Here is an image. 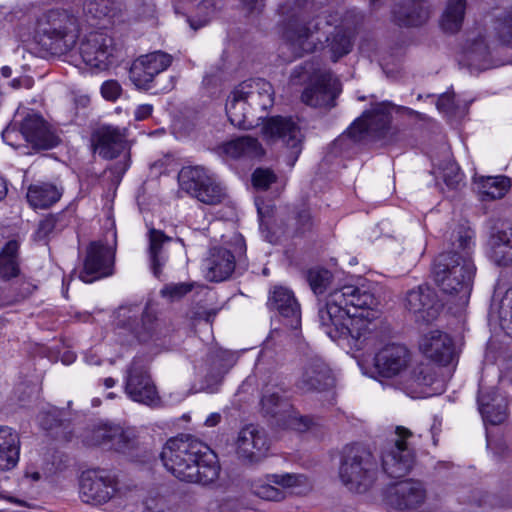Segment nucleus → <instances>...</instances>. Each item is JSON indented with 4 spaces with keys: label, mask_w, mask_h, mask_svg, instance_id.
<instances>
[{
    "label": "nucleus",
    "mask_w": 512,
    "mask_h": 512,
    "mask_svg": "<svg viewBox=\"0 0 512 512\" xmlns=\"http://www.w3.org/2000/svg\"><path fill=\"white\" fill-rule=\"evenodd\" d=\"M121 85L116 80L105 81L101 86L102 96L109 101H115L121 95Z\"/></svg>",
    "instance_id": "obj_59"
},
{
    "label": "nucleus",
    "mask_w": 512,
    "mask_h": 512,
    "mask_svg": "<svg viewBox=\"0 0 512 512\" xmlns=\"http://www.w3.org/2000/svg\"><path fill=\"white\" fill-rule=\"evenodd\" d=\"M436 106L440 111H450L453 107V97L449 94H442L438 98Z\"/></svg>",
    "instance_id": "obj_61"
},
{
    "label": "nucleus",
    "mask_w": 512,
    "mask_h": 512,
    "mask_svg": "<svg viewBox=\"0 0 512 512\" xmlns=\"http://www.w3.org/2000/svg\"><path fill=\"white\" fill-rule=\"evenodd\" d=\"M410 353L400 344H388L374 356V367L377 373L386 378L400 375L408 366Z\"/></svg>",
    "instance_id": "obj_27"
},
{
    "label": "nucleus",
    "mask_w": 512,
    "mask_h": 512,
    "mask_svg": "<svg viewBox=\"0 0 512 512\" xmlns=\"http://www.w3.org/2000/svg\"><path fill=\"white\" fill-rule=\"evenodd\" d=\"M337 290L329 293L325 304L319 307L318 317L326 334L334 341L346 340L355 351L374 344V336L364 319H356L355 313L344 305Z\"/></svg>",
    "instance_id": "obj_4"
},
{
    "label": "nucleus",
    "mask_w": 512,
    "mask_h": 512,
    "mask_svg": "<svg viewBox=\"0 0 512 512\" xmlns=\"http://www.w3.org/2000/svg\"><path fill=\"white\" fill-rule=\"evenodd\" d=\"M240 95H244L250 111L257 118V126L263 122L262 133L269 141L281 140L290 149L294 163L302 150L303 135L292 117L273 116L266 119V112L274 104L272 85L264 79L247 80L239 84Z\"/></svg>",
    "instance_id": "obj_2"
},
{
    "label": "nucleus",
    "mask_w": 512,
    "mask_h": 512,
    "mask_svg": "<svg viewBox=\"0 0 512 512\" xmlns=\"http://www.w3.org/2000/svg\"><path fill=\"white\" fill-rule=\"evenodd\" d=\"M32 85V80L29 77H18L11 81V86L14 89L19 88H30Z\"/></svg>",
    "instance_id": "obj_64"
},
{
    "label": "nucleus",
    "mask_w": 512,
    "mask_h": 512,
    "mask_svg": "<svg viewBox=\"0 0 512 512\" xmlns=\"http://www.w3.org/2000/svg\"><path fill=\"white\" fill-rule=\"evenodd\" d=\"M451 239L452 249L436 257L432 275L444 293L458 296L460 303H466L476 270L471 259L472 235L468 231H459Z\"/></svg>",
    "instance_id": "obj_3"
},
{
    "label": "nucleus",
    "mask_w": 512,
    "mask_h": 512,
    "mask_svg": "<svg viewBox=\"0 0 512 512\" xmlns=\"http://www.w3.org/2000/svg\"><path fill=\"white\" fill-rule=\"evenodd\" d=\"M119 9L118 0H86L83 13L90 26L100 28V21L114 16Z\"/></svg>",
    "instance_id": "obj_43"
},
{
    "label": "nucleus",
    "mask_w": 512,
    "mask_h": 512,
    "mask_svg": "<svg viewBox=\"0 0 512 512\" xmlns=\"http://www.w3.org/2000/svg\"><path fill=\"white\" fill-rule=\"evenodd\" d=\"M343 297L342 300L347 308H353L356 319H363L369 316L368 311L375 310L379 305L378 298L369 290L353 285H346L337 290Z\"/></svg>",
    "instance_id": "obj_32"
},
{
    "label": "nucleus",
    "mask_w": 512,
    "mask_h": 512,
    "mask_svg": "<svg viewBox=\"0 0 512 512\" xmlns=\"http://www.w3.org/2000/svg\"><path fill=\"white\" fill-rule=\"evenodd\" d=\"M443 306L437 292L428 285L408 290L404 298V307L416 322L431 323L438 318Z\"/></svg>",
    "instance_id": "obj_16"
},
{
    "label": "nucleus",
    "mask_w": 512,
    "mask_h": 512,
    "mask_svg": "<svg viewBox=\"0 0 512 512\" xmlns=\"http://www.w3.org/2000/svg\"><path fill=\"white\" fill-rule=\"evenodd\" d=\"M203 265L207 270L206 277L210 281H225L235 270V256L226 248L214 247L210 249Z\"/></svg>",
    "instance_id": "obj_34"
},
{
    "label": "nucleus",
    "mask_w": 512,
    "mask_h": 512,
    "mask_svg": "<svg viewBox=\"0 0 512 512\" xmlns=\"http://www.w3.org/2000/svg\"><path fill=\"white\" fill-rule=\"evenodd\" d=\"M267 306L282 317L285 326L292 330L301 327V309L294 293L288 288L277 286L271 292Z\"/></svg>",
    "instance_id": "obj_26"
},
{
    "label": "nucleus",
    "mask_w": 512,
    "mask_h": 512,
    "mask_svg": "<svg viewBox=\"0 0 512 512\" xmlns=\"http://www.w3.org/2000/svg\"><path fill=\"white\" fill-rule=\"evenodd\" d=\"M112 450L122 453L133 461H144L148 457L147 447L140 441L134 428L117 425Z\"/></svg>",
    "instance_id": "obj_37"
},
{
    "label": "nucleus",
    "mask_w": 512,
    "mask_h": 512,
    "mask_svg": "<svg viewBox=\"0 0 512 512\" xmlns=\"http://www.w3.org/2000/svg\"><path fill=\"white\" fill-rule=\"evenodd\" d=\"M20 435L9 427L0 425V471L15 468L20 456Z\"/></svg>",
    "instance_id": "obj_38"
},
{
    "label": "nucleus",
    "mask_w": 512,
    "mask_h": 512,
    "mask_svg": "<svg viewBox=\"0 0 512 512\" xmlns=\"http://www.w3.org/2000/svg\"><path fill=\"white\" fill-rule=\"evenodd\" d=\"M285 225L286 233L292 237H301L311 232L314 219L309 206L306 203L293 206L285 220Z\"/></svg>",
    "instance_id": "obj_42"
},
{
    "label": "nucleus",
    "mask_w": 512,
    "mask_h": 512,
    "mask_svg": "<svg viewBox=\"0 0 512 512\" xmlns=\"http://www.w3.org/2000/svg\"><path fill=\"white\" fill-rule=\"evenodd\" d=\"M116 491V478L105 471H86L81 475L80 496L85 503H106Z\"/></svg>",
    "instance_id": "obj_19"
},
{
    "label": "nucleus",
    "mask_w": 512,
    "mask_h": 512,
    "mask_svg": "<svg viewBox=\"0 0 512 512\" xmlns=\"http://www.w3.org/2000/svg\"><path fill=\"white\" fill-rule=\"evenodd\" d=\"M327 49L333 62H337L340 58L347 55L352 49V40L350 35L343 29H335L326 38Z\"/></svg>",
    "instance_id": "obj_50"
},
{
    "label": "nucleus",
    "mask_w": 512,
    "mask_h": 512,
    "mask_svg": "<svg viewBox=\"0 0 512 512\" xmlns=\"http://www.w3.org/2000/svg\"><path fill=\"white\" fill-rule=\"evenodd\" d=\"M78 36V18L68 9H49L37 19L34 41L46 55L67 54L75 46Z\"/></svg>",
    "instance_id": "obj_5"
},
{
    "label": "nucleus",
    "mask_w": 512,
    "mask_h": 512,
    "mask_svg": "<svg viewBox=\"0 0 512 512\" xmlns=\"http://www.w3.org/2000/svg\"><path fill=\"white\" fill-rule=\"evenodd\" d=\"M393 107L390 102L376 103L358 118L362 120L358 129L363 130L364 138L371 136L386 143L394 140L395 129L391 126Z\"/></svg>",
    "instance_id": "obj_18"
},
{
    "label": "nucleus",
    "mask_w": 512,
    "mask_h": 512,
    "mask_svg": "<svg viewBox=\"0 0 512 512\" xmlns=\"http://www.w3.org/2000/svg\"><path fill=\"white\" fill-rule=\"evenodd\" d=\"M493 30L500 44L512 48V7L495 17Z\"/></svg>",
    "instance_id": "obj_51"
},
{
    "label": "nucleus",
    "mask_w": 512,
    "mask_h": 512,
    "mask_svg": "<svg viewBox=\"0 0 512 512\" xmlns=\"http://www.w3.org/2000/svg\"><path fill=\"white\" fill-rule=\"evenodd\" d=\"M115 50L113 38L102 30L89 32L79 45L83 62L98 70H106L112 65Z\"/></svg>",
    "instance_id": "obj_15"
},
{
    "label": "nucleus",
    "mask_w": 512,
    "mask_h": 512,
    "mask_svg": "<svg viewBox=\"0 0 512 512\" xmlns=\"http://www.w3.org/2000/svg\"><path fill=\"white\" fill-rule=\"evenodd\" d=\"M290 82L293 85L307 84L301 100L314 108L330 110L335 107L336 99L342 90L340 81L317 60L305 61L295 67Z\"/></svg>",
    "instance_id": "obj_6"
},
{
    "label": "nucleus",
    "mask_w": 512,
    "mask_h": 512,
    "mask_svg": "<svg viewBox=\"0 0 512 512\" xmlns=\"http://www.w3.org/2000/svg\"><path fill=\"white\" fill-rule=\"evenodd\" d=\"M113 274V254L109 247L100 241L91 242L86 249L83 268L79 279L92 283Z\"/></svg>",
    "instance_id": "obj_20"
},
{
    "label": "nucleus",
    "mask_w": 512,
    "mask_h": 512,
    "mask_svg": "<svg viewBox=\"0 0 512 512\" xmlns=\"http://www.w3.org/2000/svg\"><path fill=\"white\" fill-rule=\"evenodd\" d=\"M362 120L356 119L350 127L332 143V151L336 155L350 156L358 144L364 139L363 130L358 129Z\"/></svg>",
    "instance_id": "obj_45"
},
{
    "label": "nucleus",
    "mask_w": 512,
    "mask_h": 512,
    "mask_svg": "<svg viewBox=\"0 0 512 512\" xmlns=\"http://www.w3.org/2000/svg\"><path fill=\"white\" fill-rule=\"evenodd\" d=\"M236 355L222 348L211 349L206 356L207 372L204 377V389L216 392L224 376L236 363Z\"/></svg>",
    "instance_id": "obj_28"
},
{
    "label": "nucleus",
    "mask_w": 512,
    "mask_h": 512,
    "mask_svg": "<svg viewBox=\"0 0 512 512\" xmlns=\"http://www.w3.org/2000/svg\"><path fill=\"white\" fill-rule=\"evenodd\" d=\"M307 281L316 295L323 294L332 283V273L321 267L311 268L306 274Z\"/></svg>",
    "instance_id": "obj_52"
},
{
    "label": "nucleus",
    "mask_w": 512,
    "mask_h": 512,
    "mask_svg": "<svg viewBox=\"0 0 512 512\" xmlns=\"http://www.w3.org/2000/svg\"><path fill=\"white\" fill-rule=\"evenodd\" d=\"M304 3L305 0H286L278 7V13L283 18V39L296 57L316 49L314 32L318 30V25H313L307 19Z\"/></svg>",
    "instance_id": "obj_9"
},
{
    "label": "nucleus",
    "mask_w": 512,
    "mask_h": 512,
    "mask_svg": "<svg viewBox=\"0 0 512 512\" xmlns=\"http://www.w3.org/2000/svg\"><path fill=\"white\" fill-rule=\"evenodd\" d=\"M217 150L220 155H226L234 159H254L260 158L264 154V149L259 141L250 136H242L225 142L219 145Z\"/></svg>",
    "instance_id": "obj_39"
},
{
    "label": "nucleus",
    "mask_w": 512,
    "mask_h": 512,
    "mask_svg": "<svg viewBox=\"0 0 512 512\" xmlns=\"http://www.w3.org/2000/svg\"><path fill=\"white\" fill-rule=\"evenodd\" d=\"M63 217L62 213L59 214H50L45 219L40 221L37 235L40 239L48 237L55 230H61L63 225L59 226L61 219Z\"/></svg>",
    "instance_id": "obj_57"
},
{
    "label": "nucleus",
    "mask_w": 512,
    "mask_h": 512,
    "mask_svg": "<svg viewBox=\"0 0 512 512\" xmlns=\"http://www.w3.org/2000/svg\"><path fill=\"white\" fill-rule=\"evenodd\" d=\"M413 433L403 427L396 428V438L387 443L381 454L382 469L391 478L407 475L414 466L415 452L408 445L407 439Z\"/></svg>",
    "instance_id": "obj_14"
},
{
    "label": "nucleus",
    "mask_w": 512,
    "mask_h": 512,
    "mask_svg": "<svg viewBox=\"0 0 512 512\" xmlns=\"http://www.w3.org/2000/svg\"><path fill=\"white\" fill-rule=\"evenodd\" d=\"M261 405L265 414L275 417L281 413L282 408L287 404L278 393H271L263 395Z\"/></svg>",
    "instance_id": "obj_56"
},
{
    "label": "nucleus",
    "mask_w": 512,
    "mask_h": 512,
    "mask_svg": "<svg viewBox=\"0 0 512 512\" xmlns=\"http://www.w3.org/2000/svg\"><path fill=\"white\" fill-rule=\"evenodd\" d=\"M333 385L334 377L326 362L318 355L307 357L296 382L297 388L303 392H321Z\"/></svg>",
    "instance_id": "obj_21"
},
{
    "label": "nucleus",
    "mask_w": 512,
    "mask_h": 512,
    "mask_svg": "<svg viewBox=\"0 0 512 512\" xmlns=\"http://www.w3.org/2000/svg\"><path fill=\"white\" fill-rule=\"evenodd\" d=\"M426 499V489L421 481L406 479L388 487L386 501L388 505L400 511L414 510Z\"/></svg>",
    "instance_id": "obj_22"
},
{
    "label": "nucleus",
    "mask_w": 512,
    "mask_h": 512,
    "mask_svg": "<svg viewBox=\"0 0 512 512\" xmlns=\"http://www.w3.org/2000/svg\"><path fill=\"white\" fill-rule=\"evenodd\" d=\"M443 180L449 188H457L462 181L460 168L456 164L447 165L443 170Z\"/></svg>",
    "instance_id": "obj_58"
},
{
    "label": "nucleus",
    "mask_w": 512,
    "mask_h": 512,
    "mask_svg": "<svg viewBox=\"0 0 512 512\" xmlns=\"http://www.w3.org/2000/svg\"><path fill=\"white\" fill-rule=\"evenodd\" d=\"M490 256L498 266L512 264V221L496 219L489 231Z\"/></svg>",
    "instance_id": "obj_24"
},
{
    "label": "nucleus",
    "mask_w": 512,
    "mask_h": 512,
    "mask_svg": "<svg viewBox=\"0 0 512 512\" xmlns=\"http://www.w3.org/2000/svg\"><path fill=\"white\" fill-rule=\"evenodd\" d=\"M380 473L378 456L366 445L352 443L340 452L338 476L351 492L363 494L376 483Z\"/></svg>",
    "instance_id": "obj_7"
},
{
    "label": "nucleus",
    "mask_w": 512,
    "mask_h": 512,
    "mask_svg": "<svg viewBox=\"0 0 512 512\" xmlns=\"http://www.w3.org/2000/svg\"><path fill=\"white\" fill-rule=\"evenodd\" d=\"M194 284L181 282V283H170L166 284L160 291V294L164 298H168L171 301L179 300L188 294Z\"/></svg>",
    "instance_id": "obj_55"
},
{
    "label": "nucleus",
    "mask_w": 512,
    "mask_h": 512,
    "mask_svg": "<svg viewBox=\"0 0 512 512\" xmlns=\"http://www.w3.org/2000/svg\"><path fill=\"white\" fill-rule=\"evenodd\" d=\"M441 368L433 363H420L413 368L406 384V391L412 397H430L445 391V380Z\"/></svg>",
    "instance_id": "obj_17"
},
{
    "label": "nucleus",
    "mask_w": 512,
    "mask_h": 512,
    "mask_svg": "<svg viewBox=\"0 0 512 512\" xmlns=\"http://www.w3.org/2000/svg\"><path fill=\"white\" fill-rule=\"evenodd\" d=\"M466 59L471 69L484 71L491 68V52L484 36L474 39L466 51Z\"/></svg>",
    "instance_id": "obj_46"
},
{
    "label": "nucleus",
    "mask_w": 512,
    "mask_h": 512,
    "mask_svg": "<svg viewBox=\"0 0 512 512\" xmlns=\"http://www.w3.org/2000/svg\"><path fill=\"white\" fill-rule=\"evenodd\" d=\"M467 0H448L440 25L444 32L455 34L463 24Z\"/></svg>",
    "instance_id": "obj_47"
},
{
    "label": "nucleus",
    "mask_w": 512,
    "mask_h": 512,
    "mask_svg": "<svg viewBox=\"0 0 512 512\" xmlns=\"http://www.w3.org/2000/svg\"><path fill=\"white\" fill-rule=\"evenodd\" d=\"M149 260L153 274L159 277L162 268L167 261L166 245L171 243L173 239L167 236L163 231L152 228L149 230Z\"/></svg>",
    "instance_id": "obj_40"
},
{
    "label": "nucleus",
    "mask_w": 512,
    "mask_h": 512,
    "mask_svg": "<svg viewBox=\"0 0 512 512\" xmlns=\"http://www.w3.org/2000/svg\"><path fill=\"white\" fill-rule=\"evenodd\" d=\"M499 320L502 329L512 337V287L506 291L500 302Z\"/></svg>",
    "instance_id": "obj_53"
},
{
    "label": "nucleus",
    "mask_w": 512,
    "mask_h": 512,
    "mask_svg": "<svg viewBox=\"0 0 512 512\" xmlns=\"http://www.w3.org/2000/svg\"><path fill=\"white\" fill-rule=\"evenodd\" d=\"M63 188L49 182H39L29 186L27 201L34 208H48L59 201Z\"/></svg>",
    "instance_id": "obj_41"
},
{
    "label": "nucleus",
    "mask_w": 512,
    "mask_h": 512,
    "mask_svg": "<svg viewBox=\"0 0 512 512\" xmlns=\"http://www.w3.org/2000/svg\"><path fill=\"white\" fill-rule=\"evenodd\" d=\"M393 20L399 26L417 27L429 19L430 10L420 0H404L396 4L392 10Z\"/></svg>",
    "instance_id": "obj_36"
},
{
    "label": "nucleus",
    "mask_w": 512,
    "mask_h": 512,
    "mask_svg": "<svg viewBox=\"0 0 512 512\" xmlns=\"http://www.w3.org/2000/svg\"><path fill=\"white\" fill-rule=\"evenodd\" d=\"M153 111V106L150 104L139 105L135 110V119L142 121L147 119Z\"/></svg>",
    "instance_id": "obj_62"
},
{
    "label": "nucleus",
    "mask_w": 512,
    "mask_h": 512,
    "mask_svg": "<svg viewBox=\"0 0 512 512\" xmlns=\"http://www.w3.org/2000/svg\"><path fill=\"white\" fill-rule=\"evenodd\" d=\"M19 243L9 240L0 251V279L8 281L20 274Z\"/></svg>",
    "instance_id": "obj_44"
},
{
    "label": "nucleus",
    "mask_w": 512,
    "mask_h": 512,
    "mask_svg": "<svg viewBox=\"0 0 512 512\" xmlns=\"http://www.w3.org/2000/svg\"><path fill=\"white\" fill-rule=\"evenodd\" d=\"M251 181L256 190L266 191L277 181V176L268 168H257L252 173Z\"/></svg>",
    "instance_id": "obj_54"
},
{
    "label": "nucleus",
    "mask_w": 512,
    "mask_h": 512,
    "mask_svg": "<svg viewBox=\"0 0 512 512\" xmlns=\"http://www.w3.org/2000/svg\"><path fill=\"white\" fill-rule=\"evenodd\" d=\"M182 190L207 205L222 203L225 189L201 166L183 167L178 175Z\"/></svg>",
    "instance_id": "obj_12"
},
{
    "label": "nucleus",
    "mask_w": 512,
    "mask_h": 512,
    "mask_svg": "<svg viewBox=\"0 0 512 512\" xmlns=\"http://www.w3.org/2000/svg\"><path fill=\"white\" fill-rule=\"evenodd\" d=\"M477 403L485 423L499 425L508 417V400L496 387L479 385Z\"/></svg>",
    "instance_id": "obj_25"
},
{
    "label": "nucleus",
    "mask_w": 512,
    "mask_h": 512,
    "mask_svg": "<svg viewBox=\"0 0 512 512\" xmlns=\"http://www.w3.org/2000/svg\"><path fill=\"white\" fill-rule=\"evenodd\" d=\"M91 144L95 152L104 159L117 158L125 147V138L120 129L103 126L91 135Z\"/></svg>",
    "instance_id": "obj_31"
},
{
    "label": "nucleus",
    "mask_w": 512,
    "mask_h": 512,
    "mask_svg": "<svg viewBox=\"0 0 512 512\" xmlns=\"http://www.w3.org/2000/svg\"><path fill=\"white\" fill-rule=\"evenodd\" d=\"M117 319V327L129 333L139 343L160 338L157 330L158 319L149 304L144 307L140 304L120 306Z\"/></svg>",
    "instance_id": "obj_11"
},
{
    "label": "nucleus",
    "mask_w": 512,
    "mask_h": 512,
    "mask_svg": "<svg viewBox=\"0 0 512 512\" xmlns=\"http://www.w3.org/2000/svg\"><path fill=\"white\" fill-rule=\"evenodd\" d=\"M269 448L270 440L263 429L249 425L238 434L237 454L243 461L258 463L267 456Z\"/></svg>",
    "instance_id": "obj_23"
},
{
    "label": "nucleus",
    "mask_w": 512,
    "mask_h": 512,
    "mask_svg": "<svg viewBox=\"0 0 512 512\" xmlns=\"http://www.w3.org/2000/svg\"><path fill=\"white\" fill-rule=\"evenodd\" d=\"M476 181L484 200L501 199L511 187L510 179L504 175L480 176Z\"/></svg>",
    "instance_id": "obj_48"
},
{
    "label": "nucleus",
    "mask_w": 512,
    "mask_h": 512,
    "mask_svg": "<svg viewBox=\"0 0 512 512\" xmlns=\"http://www.w3.org/2000/svg\"><path fill=\"white\" fill-rule=\"evenodd\" d=\"M160 459L167 471L180 481L206 486L219 477L217 455L190 435L169 439L162 449Z\"/></svg>",
    "instance_id": "obj_1"
},
{
    "label": "nucleus",
    "mask_w": 512,
    "mask_h": 512,
    "mask_svg": "<svg viewBox=\"0 0 512 512\" xmlns=\"http://www.w3.org/2000/svg\"><path fill=\"white\" fill-rule=\"evenodd\" d=\"M36 288L37 287L35 285H33L29 282H22L20 284V292L18 294L16 301H19L21 299H24V298L30 296Z\"/></svg>",
    "instance_id": "obj_63"
},
{
    "label": "nucleus",
    "mask_w": 512,
    "mask_h": 512,
    "mask_svg": "<svg viewBox=\"0 0 512 512\" xmlns=\"http://www.w3.org/2000/svg\"><path fill=\"white\" fill-rule=\"evenodd\" d=\"M40 426L47 434L58 441L70 442L74 437V425L67 412L51 409L39 416Z\"/></svg>",
    "instance_id": "obj_35"
},
{
    "label": "nucleus",
    "mask_w": 512,
    "mask_h": 512,
    "mask_svg": "<svg viewBox=\"0 0 512 512\" xmlns=\"http://www.w3.org/2000/svg\"><path fill=\"white\" fill-rule=\"evenodd\" d=\"M239 94H241L240 86L237 85L227 97L226 114L234 127L249 130L257 126V118L250 111L244 95Z\"/></svg>",
    "instance_id": "obj_33"
},
{
    "label": "nucleus",
    "mask_w": 512,
    "mask_h": 512,
    "mask_svg": "<svg viewBox=\"0 0 512 512\" xmlns=\"http://www.w3.org/2000/svg\"><path fill=\"white\" fill-rule=\"evenodd\" d=\"M21 134L35 150H48L56 147L60 139L41 115L28 114L20 123L10 124L2 132L3 140L13 146V135Z\"/></svg>",
    "instance_id": "obj_13"
},
{
    "label": "nucleus",
    "mask_w": 512,
    "mask_h": 512,
    "mask_svg": "<svg viewBox=\"0 0 512 512\" xmlns=\"http://www.w3.org/2000/svg\"><path fill=\"white\" fill-rule=\"evenodd\" d=\"M124 391L134 402L156 407L161 403V397L149 372L144 357L136 356L126 367Z\"/></svg>",
    "instance_id": "obj_10"
},
{
    "label": "nucleus",
    "mask_w": 512,
    "mask_h": 512,
    "mask_svg": "<svg viewBox=\"0 0 512 512\" xmlns=\"http://www.w3.org/2000/svg\"><path fill=\"white\" fill-rule=\"evenodd\" d=\"M172 62L173 57L161 50L140 55L129 68V80L138 90L167 93L176 85V77L166 73Z\"/></svg>",
    "instance_id": "obj_8"
},
{
    "label": "nucleus",
    "mask_w": 512,
    "mask_h": 512,
    "mask_svg": "<svg viewBox=\"0 0 512 512\" xmlns=\"http://www.w3.org/2000/svg\"><path fill=\"white\" fill-rule=\"evenodd\" d=\"M420 349L427 358L441 366L453 363L456 358L452 338L439 330L426 334L420 342Z\"/></svg>",
    "instance_id": "obj_29"
},
{
    "label": "nucleus",
    "mask_w": 512,
    "mask_h": 512,
    "mask_svg": "<svg viewBox=\"0 0 512 512\" xmlns=\"http://www.w3.org/2000/svg\"><path fill=\"white\" fill-rule=\"evenodd\" d=\"M255 205L257 207L260 227L265 223V219L272 216L275 206L271 203L265 204L260 197L255 198Z\"/></svg>",
    "instance_id": "obj_60"
},
{
    "label": "nucleus",
    "mask_w": 512,
    "mask_h": 512,
    "mask_svg": "<svg viewBox=\"0 0 512 512\" xmlns=\"http://www.w3.org/2000/svg\"><path fill=\"white\" fill-rule=\"evenodd\" d=\"M117 424L103 423L94 426L87 432L84 442L90 446H101L112 450L115 433H117Z\"/></svg>",
    "instance_id": "obj_49"
},
{
    "label": "nucleus",
    "mask_w": 512,
    "mask_h": 512,
    "mask_svg": "<svg viewBox=\"0 0 512 512\" xmlns=\"http://www.w3.org/2000/svg\"><path fill=\"white\" fill-rule=\"evenodd\" d=\"M269 483L257 481L252 485V491L257 497L268 501H281L286 497L283 489L277 488L271 483L280 485L283 488H289L301 485L306 477L303 474L286 473V474H272L267 476Z\"/></svg>",
    "instance_id": "obj_30"
}]
</instances>
